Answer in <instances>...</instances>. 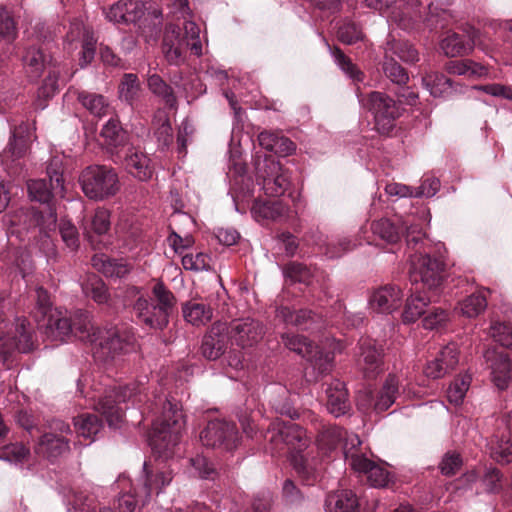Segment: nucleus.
Here are the masks:
<instances>
[{
	"label": "nucleus",
	"mask_w": 512,
	"mask_h": 512,
	"mask_svg": "<svg viewBox=\"0 0 512 512\" xmlns=\"http://www.w3.org/2000/svg\"><path fill=\"white\" fill-rule=\"evenodd\" d=\"M252 216L257 221L277 220L286 213L285 206L278 200L255 201L251 208Z\"/></svg>",
	"instance_id": "nucleus-45"
},
{
	"label": "nucleus",
	"mask_w": 512,
	"mask_h": 512,
	"mask_svg": "<svg viewBox=\"0 0 512 512\" xmlns=\"http://www.w3.org/2000/svg\"><path fill=\"white\" fill-rule=\"evenodd\" d=\"M155 136L162 148H168L172 143V127L169 118L165 114H160L155 118Z\"/></svg>",
	"instance_id": "nucleus-63"
},
{
	"label": "nucleus",
	"mask_w": 512,
	"mask_h": 512,
	"mask_svg": "<svg viewBox=\"0 0 512 512\" xmlns=\"http://www.w3.org/2000/svg\"><path fill=\"white\" fill-rule=\"evenodd\" d=\"M101 136L105 139L108 146L117 148L125 144L127 140L126 132L123 130L117 119H110L102 128Z\"/></svg>",
	"instance_id": "nucleus-53"
},
{
	"label": "nucleus",
	"mask_w": 512,
	"mask_h": 512,
	"mask_svg": "<svg viewBox=\"0 0 512 512\" xmlns=\"http://www.w3.org/2000/svg\"><path fill=\"white\" fill-rule=\"evenodd\" d=\"M327 396V410L335 417L345 415L350 410L348 392L344 382L334 379L325 390Z\"/></svg>",
	"instance_id": "nucleus-31"
},
{
	"label": "nucleus",
	"mask_w": 512,
	"mask_h": 512,
	"mask_svg": "<svg viewBox=\"0 0 512 512\" xmlns=\"http://www.w3.org/2000/svg\"><path fill=\"white\" fill-rule=\"evenodd\" d=\"M148 408L155 414L160 411V414L153 420L150 446L159 457L169 459L176 454L180 443L185 427L184 415L177 403L161 396H155Z\"/></svg>",
	"instance_id": "nucleus-2"
},
{
	"label": "nucleus",
	"mask_w": 512,
	"mask_h": 512,
	"mask_svg": "<svg viewBox=\"0 0 512 512\" xmlns=\"http://www.w3.org/2000/svg\"><path fill=\"white\" fill-rule=\"evenodd\" d=\"M490 335L501 346L512 348V326L500 322L492 323Z\"/></svg>",
	"instance_id": "nucleus-64"
},
{
	"label": "nucleus",
	"mask_w": 512,
	"mask_h": 512,
	"mask_svg": "<svg viewBox=\"0 0 512 512\" xmlns=\"http://www.w3.org/2000/svg\"><path fill=\"white\" fill-rule=\"evenodd\" d=\"M143 390L144 388L136 383L106 390L105 395L99 399L96 409L105 417L110 427L118 428L124 416L120 404L129 400L133 405L141 403Z\"/></svg>",
	"instance_id": "nucleus-8"
},
{
	"label": "nucleus",
	"mask_w": 512,
	"mask_h": 512,
	"mask_svg": "<svg viewBox=\"0 0 512 512\" xmlns=\"http://www.w3.org/2000/svg\"><path fill=\"white\" fill-rule=\"evenodd\" d=\"M264 439L274 446L276 452H281L283 446L292 452L293 468L306 485H312L316 481L318 472L299 454L309 445V438L301 426L291 421L274 422L264 434Z\"/></svg>",
	"instance_id": "nucleus-3"
},
{
	"label": "nucleus",
	"mask_w": 512,
	"mask_h": 512,
	"mask_svg": "<svg viewBox=\"0 0 512 512\" xmlns=\"http://www.w3.org/2000/svg\"><path fill=\"white\" fill-rule=\"evenodd\" d=\"M337 37L344 44L352 45L363 40L364 34L359 24L352 20H344L338 27Z\"/></svg>",
	"instance_id": "nucleus-55"
},
{
	"label": "nucleus",
	"mask_w": 512,
	"mask_h": 512,
	"mask_svg": "<svg viewBox=\"0 0 512 512\" xmlns=\"http://www.w3.org/2000/svg\"><path fill=\"white\" fill-rule=\"evenodd\" d=\"M487 307L486 297L482 293L472 294L468 296L460 304V312L468 318L478 316Z\"/></svg>",
	"instance_id": "nucleus-59"
},
{
	"label": "nucleus",
	"mask_w": 512,
	"mask_h": 512,
	"mask_svg": "<svg viewBox=\"0 0 512 512\" xmlns=\"http://www.w3.org/2000/svg\"><path fill=\"white\" fill-rule=\"evenodd\" d=\"M228 326L229 338L242 348L257 345L265 335V326L253 318L232 320Z\"/></svg>",
	"instance_id": "nucleus-20"
},
{
	"label": "nucleus",
	"mask_w": 512,
	"mask_h": 512,
	"mask_svg": "<svg viewBox=\"0 0 512 512\" xmlns=\"http://www.w3.org/2000/svg\"><path fill=\"white\" fill-rule=\"evenodd\" d=\"M181 262L184 269L190 271H208L211 268V258L202 252L185 253Z\"/></svg>",
	"instance_id": "nucleus-62"
},
{
	"label": "nucleus",
	"mask_w": 512,
	"mask_h": 512,
	"mask_svg": "<svg viewBox=\"0 0 512 512\" xmlns=\"http://www.w3.org/2000/svg\"><path fill=\"white\" fill-rule=\"evenodd\" d=\"M283 274L286 278V281L290 283H300L309 285L312 279V273L310 269L297 262H291L287 264L283 269Z\"/></svg>",
	"instance_id": "nucleus-58"
},
{
	"label": "nucleus",
	"mask_w": 512,
	"mask_h": 512,
	"mask_svg": "<svg viewBox=\"0 0 512 512\" xmlns=\"http://www.w3.org/2000/svg\"><path fill=\"white\" fill-rule=\"evenodd\" d=\"M432 301L431 296L425 293L415 292L407 298L405 308L402 314L404 323L415 322L423 313L425 307Z\"/></svg>",
	"instance_id": "nucleus-44"
},
{
	"label": "nucleus",
	"mask_w": 512,
	"mask_h": 512,
	"mask_svg": "<svg viewBox=\"0 0 512 512\" xmlns=\"http://www.w3.org/2000/svg\"><path fill=\"white\" fill-rule=\"evenodd\" d=\"M258 142L265 150L282 157L291 155L296 150L294 142L278 132L262 131L258 135Z\"/></svg>",
	"instance_id": "nucleus-34"
},
{
	"label": "nucleus",
	"mask_w": 512,
	"mask_h": 512,
	"mask_svg": "<svg viewBox=\"0 0 512 512\" xmlns=\"http://www.w3.org/2000/svg\"><path fill=\"white\" fill-rule=\"evenodd\" d=\"M285 346L297 353L298 355L306 358L314 351V345L304 336L285 334L282 336Z\"/></svg>",
	"instance_id": "nucleus-61"
},
{
	"label": "nucleus",
	"mask_w": 512,
	"mask_h": 512,
	"mask_svg": "<svg viewBox=\"0 0 512 512\" xmlns=\"http://www.w3.org/2000/svg\"><path fill=\"white\" fill-rule=\"evenodd\" d=\"M78 100L92 115L99 118L108 115L111 110L108 99L101 94L80 92Z\"/></svg>",
	"instance_id": "nucleus-47"
},
{
	"label": "nucleus",
	"mask_w": 512,
	"mask_h": 512,
	"mask_svg": "<svg viewBox=\"0 0 512 512\" xmlns=\"http://www.w3.org/2000/svg\"><path fill=\"white\" fill-rule=\"evenodd\" d=\"M32 131L29 124L22 123L12 130L7 148L4 150L3 161L7 162L11 158V165H7L8 173L15 177L24 178L22 166L19 160L25 155L28 149V143L31 139Z\"/></svg>",
	"instance_id": "nucleus-18"
},
{
	"label": "nucleus",
	"mask_w": 512,
	"mask_h": 512,
	"mask_svg": "<svg viewBox=\"0 0 512 512\" xmlns=\"http://www.w3.org/2000/svg\"><path fill=\"white\" fill-rule=\"evenodd\" d=\"M147 86L154 95L161 97L167 106L170 108L176 106L177 99L173 89L159 75L149 74Z\"/></svg>",
	"instance_id": "nucleus-51"
},
{
	"label": "nucleus",
	"mask_w": 512,
	"mask_h": 512,
	"mask_svg": "<svg viewBox=\"0 0 512 512\" xmlns=\"http://www.w3.org/2000/svg\"><path fill=\"white\" fill-rule=\"evenodd\" d=\"M144 90L138 76L134 73H125L118 85V98L132 110L139 107Z\"/></svg>",
	"instance_id": "nucleus-32"
},
{
	"label": "nucleus",
	"mask_w": 512,
	"mask_h": 512,
	"mask_svg": "<svg viewBox=\"0 0 512 512\" xmlns=\"http://www.w3.org/2000/svg\"><path fill=\"white\" fill-rule=\"evenodd\" d=\"M445 14L444 10H438L433 3L426 5L420 4V8L416 12H411L406 7L401 11L393 12L392 20L403 30L412 31L419 29L422 23L427 29L433 30L440 24Z\"/></svg>",
	"instance_id": "nucleus-15"
},
{
	"label": "nucleus",
	"mask_w": 512,
	"mask_h": 512,
	"mask_svg": "<svg viewBox=\"0 0 512 512\" xmlns=\"http://www.w3.org/2000/svg\"><path fill=\"white\" fill-rule=\"evenodd\" d=\"M124 165L127 172L140 181H146L153 175L150 159L140 151L129 149L124 159Z\"/></svg>",
	"instance_id": "nucleus-35"
},
{
	"label": "nucleus",
	"mask_w": 512,
	"mask_h": 512,
	"mask_svg": "<svg viewBox=\"0 0 512 512\" xmlns=\"http://www.w3.org/2000/svg\"><path fill=\"white\" fill-rule=\"evenodd\" d=\"M358 500L351 490H341L329 494L326 498L327 512H356Z\"/></svg>",
	"instance_id": "nucleus-41"
},
{
	"label": "nucleus",
	"mask_w": 512,
	"mask_h": 512,
	"mask_svg": "<svg viewBox=\"0 0 512 512\" xmlns=\"http://www.w3.org/2000/svg\"><path fill=\"white\" fill-rule=\"evenodd\" d=\"M76 433L92 442L95 436L100 432L102 423L94 414H81L73 418Z\"/></svg>",
	"instance_id": "nucleus-48"
},
{
	"label": "nucleus",
	"mask_w": 512,
	"mask_h": 512,
	"mask_svg": "<svg viewBox=\"0 0 512 512\" xmlns=\"http://www.w3.org/2000/svg\"><path fill=\"white\" fill-rule=\"evenodd\" d=\"M5 335H0V362L5 364L15 351L28 353L34 348L33 327L26 318H15Z\"/></svg>",
	"instance_id": "nucleus-12"
},
{
	"label": "nucleus",
	"mask_w": 512,
	"mask_h": 512,
	"mask_svg": "<svg viewBox=\"0 0 512 512\" xmlns=\"http://www.w3.org/2000/svg\"><path fill=\"white\" fill-rule=\"evenodd\" d=\"M47 175L49 183L45 179H35L27 182L28 196L31 201L49 205L53 197L52 190L55 186L60 189L61 193L64 191V166L61 159L55 157L50 161L47 166Z\"/></svg>",
	"instance_id": "nucleus-14"
},
{
	"label": "nucleus",
	"mask_w": 512,
	"mask_h": 512,
	"mask_svg": "<svg viewBox=\"0 0 512 512\" xmlns=\"http://www.w3.org/2000/svg\"><path fill=\"white\" fill-rule=\"evenodd\" d=\"M276 318L286 325L306 331H319L324 327L322 316L310 309L294 310L288 306H280L276 309Z\"/></svg>",
	"instance_id": "nucleus-23"
},
{
	"label": "nucleus",
	"mask_w": 512,
	"mask_h": 512,
	"mask_svg": "<svg viewBox=\"0 0 512 512\" xmlns=\"http://www.w3.org/2000/svg\"><path fill=\"white\" fill-rule=\"evenodd\" d=\"M22 64L29 81L33 82L38 80L42 76L45 68L43 52L35 46L26 48L22 55Z\"/></svg>",
	"instance_id": "nucleus-38"
},
{
	"label": "nucleus",
	"mask_w": 512,
	"mask_h": 512,
	"mask_svg": "<svg viewBox=\"0 0 512 512\" xmlns=\"http://www.w3.org/2000/svg\"><path fill=\"white\" fill-rule=\"evenodd\" d=\"M351 435L355 434L348 433L344 429L337 426L329 427L319 434L317 439L318 448L325 454H328L335 450L340 443H342V448L344 449L347 438Z\"/></svg>",
	"instance_id": "nucleus-42"
},
{
	"label": "nucleus",
	"mask_w": 512,
	"mask_h": 512,
	"mask_svg": "<svg viewBox=\"0 0 512 512\" xmlns=\"http://www.w3.org/2000/svg\"><path fill=\"white\" fill-rule=\"evenodd\" d=\"M357 97L361 106L373 114L377 130L382 134H388L394 128L395 120L400 116L398 103L379 91L366 95L357 93Z\"/></svg>",
	"instance_id": "nucleus-10"
},
{
	"label": "nucleus",
	"mask_w": 512,
	"mask_h": 512,
	"mask_svg": "<svg viewBox=\"0 0 512 512\" xmlns=\"http://www.w3.org/2000/svg\"><path fill=\"white\" fill-rule=\"evenodd\" d=\"M325 45L331 53L336 65L354 82H362L364 73L360 71L351 59L348 58L338 47H331L325 38H323Z\"/></svg>",
	"instance_id": "nucleus-49"
},
{
	"label": "nucleus",
	"mask_w": 512,
	"mask_h": 512,
	"mask_svg": "<svg viewBox=\"0 0 512 512\" xmlns=\"http://www.w3.org/2000/svg\"><path fill=\"white\" fill-rule=\"evenodd\" d=\"M162 29V21H161V12L154 11L153 18H144L139 25V34L144 39V41L149 45H154L161 33Z\"/></svg>",
	"instance_id": "nucleus-52"
},
{
	"label": "nucleus",
	"mask_w": 512,
	"mask_h": 512,
	"mask_svg": "<svg viewBox=\"0 0 512 512\" xmlns=\"http://www.w3.org/2000/svg\"><path fill=\"white\" fill-rule=\"evenodd\" d=\"M411 225L421 229L419 225L415 224L414 220H411L409 217L402 220L401 223H394L391 220L385 218L380 219L372 223L371 229L373 234L379 237L381 240L388 244H395L401 239L404 233L405 237L407 238L406 226L409 227Z\"/></svg>",
	"instance_id": "nucleus-30"
},
{
	"label": "nucleus",
	"mask_w": 512,
	"mask_h": 512,
	"mask_svg": "<svg viewBox=\"0 0 512 512\" xmlns=\"http://www.w3.org/2000/svg\"><path fill=\"white\" fill-rule=\"evenodd\" d=\"M34 450L39 457L52 464L61 459L64 454V421L47 419Z\"/></svg>",
	"instance_id": "nucleus-13"
},
{
	"label": "nucleus",
	"mask_w": 512,
	"mask_h": 512,
	"mask_svg": "<svg viewBox=\"0 0 512 512\" xmlns=\"http://www.w3.org/2000/svg\"><path fill=\"white\" fill-rule=\"evenodd\" d=\"M459 363V353L456 344L443 347L436 357L429 361L424 369L428 378L439 379L454 370Z\"/></svg>",
	"instance_id": "nucleus-25"
},
{
	"label": "nucleus",
	"mask_w": 512,
	"mask_h": 512,
	"mask_svg": "<svg viewBox=\"0 0 512 512\" xmlns=\"http://www.w3.org/2000/svg\"><path fill=\"white\" fill-rule=\"evenodd\" d=\"M138 323L152 330H163L169 324L170 316L143 295H139L132 306Z\"/></svg>",
	"instance_id": "nucleus-22"
},
{
	"label": "nucleus",
	"mask_w": 512,
	"mask_h": 512,
	"mask_svg": "<svg viewBox=\"0 0 512 512\" xmlns=\"http://www.w3.org/2000/svg\"><path fill=\"white\" fill-rule=\"evenodd\" d=\"M480 43V33L470 28L463 33L449 31L440 42V48L448 57L463 56L470 53Z\"/></svg>",
	"instance_id": "nucleus-24"
},
{
	"label": "nucleus",
	"mask_w": 512,
	"mask_h": 512,
	"mask_svg": "<svg viewBox=\"0 0 512 512\" xmlns=\"http://www.w3.org/2000/svg\"><path fill=\"white\" fill-rule=\"evenodd\" d=\"M361 440L358 435L347 438L344 446V458L346 463L357 473L365 474L370 485L384 487L389 482V472L365 457L360 450Z\"/></svg>",
	"instance_id": "nucleus-11"
},
{
	"label": "nucleus",
	"mask_w": 512,
	"mask_h": 512,
	"mask_svg": "<svg viewBox=\"0 0 512 512\" xmlns=\"http://www.w3.org/2000/svg\"><path fill=\"white\" fill-rule=\"evenodd\" d=\"M385 54L389 56L396 55L406 63H414L419 60L418 51L408 42L388 40L385 45Z\"/></svg>",
	"instance_id": "nucleus-50"
},
{
	"label": "nucleus",
	"mask_w": 512,
	"mask_h": 512,
	"mask_svg": "<svg viewBox=\"0 0 512 512\" xmlns=\"http://www.w3.org/2000/svg\"><path fill=\"white\" fill-rule=\"evenodd\" d=\"M181 310L184 320L195 327L206 325L213 317L211 306L196 300L184 302Z\"/></svg>",
	"instance_id": "nucleus-37"
},
{
	"label": "nucleus",
	"mask_w": 512,
	"mask_h": 512,
	"mask_svg": "<svg viewBox=\"0 0 512 512\" xmlns=\"http://www.w3.org/2000/svg\"><path fill=\"white\" fill-rule=\"evenodd\" d=\"M256 181L268 196L278 197L290 186V175L272 156L257 155L255 158Z\"/></svg>",
	"instance_id": "nucleus-9"
},
{
	"label": "nucleus",
	"mask_w": 512,
	"mask_h": 512,
	"mask_svg": "<svg viewBox=\"0 0 512 512\" xmlns=\"http://www.w3.org/2000/svg\"><path fill=\"white\" fill-rule=\"evenodd\" d=\"M357 366L366 379H375L384 371L382 346L371 338H362L359 342Z\"/></svg>",
	"instance_id": "nucleus-21"
},
{
	"label": "nucleus",
	"mask_w": 512,
	"mask_h": 512,
	"mask_svg": "<svg viewBox=\"0 0 512 512\" xmlns=\"http://www.w3.org/2000/svg\"><path fill=\"white\" fill-rule=\"evenodd\" d=\"M309 366L306 367V376L311 380L317 381L319 377L329 373L333 367L334 354L332 352H324L314 347L312 354L306 356Z\"/></svg>",
	"instance_id": "nucleus-36"
},
{
	"label": "nucleus",
	"mask_w": 512,
	"mask_h": 512,
	"mask_svg": "<svg viewBox=\"0 0 512 512\" xmlns=\"http://www.w3.org/2000/svg\"><path fill=\"white\" fill-rule=\"evenodd\" d=\"M71 34L73 37H80L82 39L79 66L85 68L95 57L97 39L94 37V33L88 30L79 20L71 23Z\"/></svg>",
	"instance_id": "nucleus-33"
},
{
	"label": "nucleus",
	"mask_w": 512,
	"mask_h": 512,
	"mask_svg": "<svg viewBox=\"0 0 512 512\" xmlns=\"http://www.w3.org/2000/svg\"><path fill=\"white\" fill-rule=\"evenodd\" d=\"M383 71L385 76L394 84L399 86L405 85L409 76L406 70L396 62L392 56L385 54L383 62Z\"/></svg>",
	"instance_id": "nucleus-56"
},
{
	"label": "nucleus",
	"mask_w": 512,
	"mask_h": 512,
	"mask_svg": "<svg viewBox=\"0 0 512 512\" xmlns=\"http://www.w3.org/2000/svg\"><path fill=\"white\" fill-rule=\"evenodd\" d=\"M30 298L35 303L30 312L38 329L50 340L64 343V323L60 310L53 308L48 292L42 287H37L30 293Z\"/></svg>",
	"instance_id": "nucleus-7"
},
{
	"label": "nucleus",
	"mask_w": 512,
	"mask_h": 512,
	"mask_svg": "<svg viewBox=\"0 0 512 512\" xmlns=\"http://www.w3.org/2000/svg\"><path fill=\"white\" fill-rule=\"evenodd\" d=\"M143 15L144 4L139 0H119L105 11L107 20L115 24L136 23Z\"/></svg>",
	"instance_id": "nucleus-27"
},
{
	"label": "nucleus",
	"mask_w": 512,
	"mask_h": 512,
	"mask_svg": "<svg viewBox=\"0 0 512 512\" xmlns=\"http://www.w3.org/2000/svg\"><path fill=\"white\" fill-rule=\"evenodd\" d=\"M422 82L433 97L445 98L455 91L454 82L443 74L427 75Z\"/></svg>",
	"instance_id": "nucleus-46"
},
{
	"label": "nucleus",
	"mask_w": 512,
	"mask_h": 512,
	"mask_svg": "<svg viewBox=\"0 0 512 512\" xmlns=\"http://www.w3.org/2000/svg\"><path fill=\"white\" fill-rule=\"evenodd\" d=\"M267 393L270 397L269 403L277 413L288 416L290 419L299 416L291 400L288 398L289 393L285 387L273 385L268 388Z\"/></svg>",
	"instance_id": "nucleus-39"
},
{
	"label": "nucleus",
	"mask_w": 512,
	"mask_h": 512,
	"mask_svg": "<svg viewBox=\"0 0 512 512\" xmlns=\"http://www.w3.org/2000/svg\"><path fill=\"white\" fill-rule=\"evenodd\" d=\"M200 440L204 446L232 451L238 447L240 436L234 423L214 420L202 430Z\"/></svg>",
	"instance_id": "nucleus-16"
},
{
	"label": "nucleus",
	"mask_w": 512,
	"mask_h": 512,
	"mask_svg": "<svg viewBox=\"0 0 512 512\" xmlns=\"http://www.w3.org/2000/svg\"><path fill=\"white\" fill-rule=\"evenodd\" d=\"M92 265L106 277L111 278H121L129 272V268L126 263L116 259H111L105 254L94 255L92 258Z\"/></svg>",
	"instance_id": "nucleus-43"
},
{
	"label": "nucleus",
	"mask_w": 512,
	"mask_h": 512,
	"mask_svg": "<svg viewBox=\"0 0 512 512\" xmlns=\"http://www.w3.org/2000/svg\"><path fill=\"white\" fill-rule=\"evenodd\" d=\"M186 49H190L196 56L202 55L198 25L193 21H186L183 35L177 25H166L162 39V53L167 62L171 65H179L184 62Z\"/></svg>",
	"instance_id": "nucleus-5"
},
{
	"label": "nucleus",
	"mask_w": 512,
	"mask_h": 512,
	"mask_svg": "<svg viewBox=\"0 0 512 512\" xmlns=\"http://www.w3.org/2000/svg\"><path fill=\"white\" fill-rule=\"evenodd\" d=\"M228 337L227 323L215 322L203 338L201 346L203 356L208 360L218 359L225 352Z\"/></svg>",
	"instance_id": "nucleus-29"
},
{
	"label": "nucleus",
	"mask_w": 512,
	"mask_h": 512,
	"mask_svg": "<svg viewBox=\"0 0 512 512\" xmlns=\"http://www.w3.org/2000/svg\"><path fill=\"white\" fill-rule=\"evenodd\" d=\"M484 358L490 363L492 381L499 389H505L511 379L512 363L508 355L496 348H489Z\"/></svg>",
	"instance_id": "nucleus-28"
},
{
	"label": "nucleus",
	"mask_w": 512,
	"mask_h": 512,
	"mask_svg": "<svg viewBox=\"0 0 512 512\" xmlns=\"http://www.w3.org/2000/svg\"><path fill=\"white\" fill-rule=\"evenodd\" d=\"M85 196L103 201L115 196L120 190L117 172L106 165H90L82 170L78 178Z\"/></svg>",
	"instance_id": "nucleus-6"
},
{
	"label": "nucleus",
	"mask_w": 512,
	"mask_h": 512,
	"mask_svg": "<svg viewBox=\"0 0 512 512\" xmlns=\"http://www.w3.org/2000/svg\"><path fill=\"white\" fill-rule=\"evenodd\" d=\"M398 393L399 379L390 374L377 392L376 397L369 390L360 392L357 397V405L362 410L373 408L377 413H381L395 403Z\"/></svg>",
	"instance_id": "nucleus-17"
},
{
	"label": "nucleus",
	"mask_w": 512,
	"mask_h": 512,
	"mask_svg": "<svg viewBox=\"0 0 512 512\" xmlns=\"http://www.w3.org/2000/svg\"><path fill=\"white\" fill-rule=\"evenodd\" d=\"M404 293L395 284H388L375 290L369 299L370 308L380 313H392L400 308Z\"/></svg>",
	"instance_id": "nucleus-26"
},
{
	"label": "nucleus",
	"mask_w": 512,
	"mask_h": 512,
	"mask_svg": "<svg viewBox=\"0 0 512 512\" xmlns=\"http://www.w3.org/2000/svg\"><path fill=\"white\" fill-rule=\"evenodd\" d=\"M74 336L92 346L95 361L112 365L134 350L135 335L132 328L116 325L94 327L88 312L79 310L66 322V338Z\"/></svg>",
	"instance_id": "nucleus-1"
},
{
	"label": "nucleus",
	"mask_w": 512,
	"mask_h": 512,
	"mask_svg": "<svg viewBox=\"0 0 512 512\" xmlns=\"http://www.w3.org/2000/svg\"><path fill=\"white\" fill-rule=\"evenodd\" d=\"M174 477V470L170 465L151 468L144 462L141 475L138 479L139 496H143V503L149 500L152 493H160L169 485Z\"/></svg>",
	"instance_id": "nucleus-19"
},
{
	"label": "nucleus",
	"mask_w": 512,
	"mask_h": 512,
	"mask_svg": "<svg viewBox=\"0 0 512 512\" xmlns=\"http://www.w3.org/2000/svg\"><path fill=\"white\" fill-rule=\"evenodd\" d=\"M490 455L499 463H510L512 461L511 440L495 437L490 443Z\"/></svg>",
	"instance_id": "nucleus-60"
},
{
	"label": "nucleus",
	"mask_w": 512,
	"mask_h": 512,
	"mask_svg": "<svg viewBox=\"0 0 512 512\" xmlns=\"http://www.w3.org/2000/svg\"><path fill=\"white\" fill-rule=\"evenodd\" d=\"M406 228L410 279L415 283L420 281L429 290L436 289L442 282L444 264L429 256L427 241L421 229L413 225Z\"/></svg>",
	"instance_id": "nucleus-4"
},
{
	"label": "nucleus",
	"mask_w": 512,
	"mask_h": 512,
	"mask_svg": "<svg viewBox=\"0 0 512 512\" xmlns=\"http://www.w3.org/2000/svg\"><path fill=\"white\" fill-rule=\"evenodd\" d=\"M471 384V376L464 374L457 377L447 389V399L454 405H460Z\"/></svg>",
	"instance_id": "nucleus-57"
},
{
	"label": "nucleus",
	"mask_w": 512,
	"mask_h": 512,
	"mask_svg": "<svg viewBox=\"0 0 512 512\" xmlns=\"http://www.w3.org/2000/svg\"><path fill=\"white\" fill-rule=\"evenodd\" d=\"M445 70L452 75L478 79L488 76V68L470 59L449 61Z\"/></svg>",
	"instance_id": "nucleus-40"
},
{
	"label": "nucleus",
	"mask_w": 512,
	"mask_h": 512,
	"mask_svg": "<svg viewBox=\"0 0 512 512\" xmlns=\"http://www.w3.org/2000/svg\"><path fill=\"white\" fill-rule=\"evenodd\" d=\"M154 300H152L158 308L171 315L173 308L176 304L174 294L162 283L157 282L152 289Z\"/></svg>",
	"instance_id": "nucleus-54"
}]
</instances>
